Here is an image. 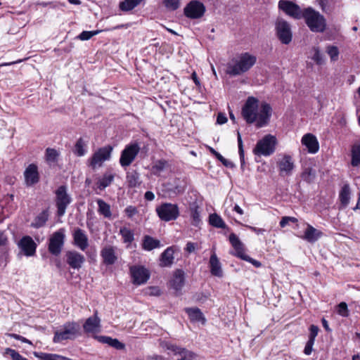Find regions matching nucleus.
Here are the masks:
<instances>
[{
	"instance_id": "a19ab883",
	"label": "nucleus",
	"mask_w": 360,
	"mask_h": 360,
	"mask_svg": "<svg viewBox=\"0 0 360 360\" xmlns=\"http://www.w3.org/2000/svg\"><path fill=\"white\" fill-rule=\"evenodd\" d=\"M86 152V143L80 138L75 146L74 153L77 156H83Z\"/></svg>"
},
{
	"instance_id": "473e14b6",
	"label": "nucleus",
	"mask_w": 360,
	"mask_h": 360,
	"mask_svg": "<svg viewBox=\"0 0 360 360\" xmlns=\"http://www.w3.org/2000/svg\"><path fill=\"white\" fill-rule=\"evenodd\" d=\"M143 0H124L121 1L119 8L121 11L127 12L130 11L139 6Z\"/></svg>"
},
{
	"instance_id": "393cba45",
	"label": "nucleus",
	"mask_w": 360,
	"mask_h": 360,
	"mask_svg": "<svg viewBox=\"0 0 360 360\" xmlns=\"http://www.w3.org/2000/svg\"><path fill=\"white\" fill-rule=\"evenodd\" d=\"M323 233L318 229H315L310 224H307V228L304 231V236L302 237V239L309 242L314 243L319 238L321 237Z\"/></svg>"
},
{
	"instance_id": "052dcab7",
	"label": "nucleus",
	"mask_w": 360,
	"mask_h": 360,
	"mask_svg": "<svg viewBox=\"0 0 360 360\" xmlns=\"http://www.w3.org/2000/svg\"><path fill=\"white\" fill-rule=\"evenodd\" d=\"M9 335L11 337H12L13 338L15 339V340H20L22 342H25V343H27L29 345H32V342L30 340H29L28 339H27V338L20 335H18V334H10Z\"/></svg>"
},
{
	"instance_id": "7ed1b4c3",
	"label": "nucleus",
	"mask_w": 360,
	"mask_h": 360,
	"mask_svg": "<svg viewBox=\"0 0 360 360\" xmlns=\"http://www.w3.org/2000/svg\"><path fill=\"white\" fill-rule=\"evenodd\" d=\"M302 18L304 19L306 25L312 32L323 33L327 28L326 18L311 7L304 9Z\"/></svg>"
},
{
	"instance_id": "20e7f679",
	"label": "nucleus",
	"mask_w": 360,
	"mask_h": 360,
	"mask_svg": "<svg viewBox=\"0 0 360 360\" xmlns=\"http://www.w3.org/2000/svg\"><path fill=\"white\" fill-rule=\"evenodd\" d=\"M277 139L275 136L267 134L258 141L253 149L256 155L269 156L276 150Z\"/></svg>"
},
{
	"instance_id": "9d476101",
	"label": "nucleus",
	"mask_w": 360,
	"mask_h": 360,
	"mask_svg": "<svg viewBox=\"0 0 360 360\" xmlns=\"http://www.w3.org/2000/svg\"><path fill=\"white\" fill-rule=\"evenodd\" d=\"M139 150L140 147L136 143L127 145L121 153L120 158V164L121 166L123 167L129 166L135 160Z\"/></svg>"
},
{
	"instance_id": "0eeeda50",
	"label": "nucleus",
	"mask_w": 360,
	"mask_h": 360,
	"mask_svg": "<svg viewBox=\"0 0 360 360\" xmlns=\"http://www.w3.org/2000/svg\"><path fill=\"white\" fill-rule=\"evenodd\" d=\"M229 241L234 248L236 253L235 255L245 261L249 262L252 264L255 267H260L261 262L254 259L245 253V248L243 243L240 240L238 237L233 233L229 236Z\"/></svg>"
},
{
	"instance_id": "f257e3e1",
	"label": "nucleus",
	"mask_w": 360,
	"mask_h": 360,
	"mask_svg": "<svg viewBox=\"0 0 360 360\" xmlns=\"http://www.w3.org/2000/svg\"><path fill=\"white\" fill-rule=\"evenodd\" d=\"M271 112L269 103L262 102L259 105L257 98L249 96L242 108L241 115L248 124L256 122L257 127L261 128L269 123Z\"/></svg>"
},
{
	"instance_id": "3c124183",
	"label": "nucleus",
	"mask_w": 360,
	"mask_h": 360,
	"mask_svg": "<svg viewBox=\"0 0 360 360\" xmlns=\"http://www.w3.org/2000/svg\"><path fill=\"white\" fill-rule=\"evenodd\" d=\"M46 159L50 162H55L58 156V153L53 148H47L46 150Z\"/></svg>"
},
{
	"instance_id": "864d4df0",
	"label": "nucleus",
	"mask_w": 360,
	"mask_h": 360,
	"mask_svg": "<svg viewBox=\"0 0 360 360\" xmlns=\"http://www.w3.org/2000/svg\"><path fill=\"white\" fill-rule=\"evenodd\" d=\"M6 353L9 354L13 360H28L27 358L21 356L18 352L13 349L7 348Z\"/></svg>"
},
{
	"instance_id": "9b49d317",
	"label": "nucleus",
	"mask_w": 360,
	"mask_h": 360,
	"mask_svg": "<svg viewBox=\"0 0 360 360\" xmlns=\"http://www.w3.org/2000/svg\"><path fill=\"white\" fill-rule=\"evenodd\" d=\"M64 229L54 232L49 238V251L53 255H58L61 252L64 245Z\"/></svg>"
},
{
	"instance_id": "dca6fc26",
	"label": "nucleus",
	"mask_w": 360,
	"mask_h": 360,
	"mask_svg": "<svg viewBox=\"0 0 360 360\" xmlns=\"http://www.w3.org/2000/svg\"><path fill=\"white\" fill-rule=\"evenodd\" d=\"M163 348L171 351L174 355L177 356V360H193L194 354L191 351L185 348H181L170 342H163Z\"/></svg>"
},
{
	"instance_id": "8fccbe9b",
	"label": "nucleus",
	"mask_w": 360,
	"mask_h": 360,
	"mask_svg": "<svg viewBox=\"0 0 360 360\" xmlns=\"http://www.w3.org/2000/svg\"><path fill=\"white\" fill-rule=\"evenodd\" d=\"M237 136H238L237 139H238V152H239L241 165H243L245 163L244 150H243V141H242L241 136H240L239 131H238V132H237Z\"/></svg>"
},
{
	"instance_id": "7c9ffc66",
	"label": "nucleus",
	"mask_w": 360,
	"mask_h": 360,
	"mask_svg": "<svg viewBox=\"0 0 360 360\" xmlns=\"http://www.w3.org/2000/svg\"><path fill=\"white\" fill-rule=\"evenodd\" d=\"M350 188L349 184H345L340 192L339 198L341 204L344 207H346L350 200Z\"/></svg>"
},
{
	"instance_id": "338daca9",
	"label": "nucleus",
	"mask_w": 360,
	"mask_h": 360,
	"mask_svg": "<svg viewBox=\"0 0 360 360\" xmlns=\"http://www.w3.org/2000/svg\"><path fill=\"white\" fill-rule=\"evenodd\" d=\"M319 5L320 6L323 11H326V6L328 4V0H317Z\"/></svg>"
},
{
	"instance_id": "aec40b11",
	"label": "nucleus",
	"mask_w": 360,
	"mask_h": 360,
	"mask_svg": "<svg viewBox=\"0 0 360 360\" xmlns=\"http://www.w3.org/2000/svg\"><path fill=\"white\" fill-rule=\"evenodd\" d=\"M302 143L309 153H316L319 149V143L316 137L312 134H306L302 138Z\"/></svg>"
},
{
	"instance_id": "f8f14e48",
	"label": "nucleus",
	"mask_w": 360,
	"mask_h": 360,
	"mask_svg": "<svg viewBox=\"0 0 360 360\" xmlns=\"http://www.w3.org/2000/svg\"><path fill=\"white\" fill-rule=\"evenodd\" d=\"M56 195L58 215L61 217L65 213L66 208L71 202V198L67 193L66 188L64 186H60L56 190Z\"/></svg>"
},
{
	"instance_id": "a211bd4d",
	"label": "nucleus",
	"mask_w": 360,
	"mask_h": 360,
	"mask_svg": "<svg viewBox=\"0 0 360 360\" xmlns=\"http://www.w3.org/2000/svg\"><path fill=\"white\" fill-rule=\"evenodd\" d=\"M278 167L281 175H290L295 167L292 157L289 155H284L278 162Z\"/></svg>"
},
{
	"instance_id": "e2e57ef3",
	"label": "nucleus",
	"mask_w": 360,
	"mask_h": 360,
	"mask_svg": "<svg viewBox=\"0 0 360 360\" xmlns=\"http://www.w3.org/2000/svg\"><path fill=\"white\" fill-rule=\"evenodd\" d=\"M77 39H79L82 41L88 40L90 39V31H83L77 37Z\"/></svg>"
},
{
	"instance_id": "de8ad7c7",
	"label": "nucleus",
	"mask_w": 360,
	"mask_h": 360,
	"mask_svg": "<svg viewBox=\"0 0 360 360\" xmlns=\"http://www.w3.org/2000/svg\"><path fill=\"white\" fill-rule=\"evenodd\" d=\"M338 314L342 317H347L349 316V309L347 303L342 302L337 306Z\"/></svg>"
},
{
	"instance_id": "37998d69",
	"label": "nucleus",
	"mask_w": 360,
	"mask_h": 360,
	"mask_svg": "<svg viewBox=\"0 0 360 360\" xmlns=\"http://www.w3.org/2000/svg\"><path fill=\"white\" fill-rule=\"evenodd\" d=\"M120 232L123 238L124 242L131 243L134 240V233L131 230L123 227L120 229Z\"/></svg>"
},
{
	"instance_id": "6e6d98bb",
	"label": "nucleus",
	"mask_w": 360,
	"mask_h": 360,
	"mask_svg": "<svg viewBox=\"0 0 360 360\" xmlns=\"http://www.w3.org/2000/svg\"><path fill=\"white\" fill-rule=\"evenodd\" d=\"M289 222L296 223L297 219L293 217H283L280 221L281 227H285Z\"/></svg>"
},
{
	"instance_id": "4be33fe9",
	"label": "nucleus",
	"mask_w": 360,
	"mask_h": 360,
	"mask_svg": "<svg viewBox=\"0 0 360 360\" xmlns=\"http://www.w3.org/2000/svg\"><path fill=\"white\" fill-rule=\"evenodd\" d=\"M19 247L27 256H32L36 250V244L30 236H24L19 242Z\"/></svg>"
},
{
	"instance_id": "2eb2a0df",
	"label": "nucleus",
	"mask_w": 360,
	"mask_h": 360,
	"mask_svg": "<svg viewBox=\"0 0 360 360\" xmlns=\"http://www.w3.org/2000/svg\"><path fill=\"white\" fill-rule=\"evenodd\" d=\"M130 274L132 282L135 285H141L147 282L150 278L149 271L142 266H132L130 267Z\"/></svg>"
},
{
	"instance_id": "cd10ccee",
	"label": "nucleus",
	"mask_w": 360,
	"mask_h": 360,
	"mask_svg": "<svg viewBox=\"0 0 360 360\" xmlns=\"http://www.w3.org/2000/svg\"><path fill=\"white\" fill-rule=\"evenodd\" d=\"M160 241L158 239L153 238L150 236L146 235L143 238L142 248L145 250L151 251L153 249L160 248Z\"/></svg>"
},
{
	"instance_id": "a878e982",
	"label": "nucleus",
	"mask_w": 360,
	"mask_h": 360,
	"mask_svg": "<svg viewBox=\"0 0 360 360\" xmlns=\"http://www.w3.org/2000/svg\"><path fill=\"white\" fill-rule=\"evenodd\" d=\"M174 253L173 247L167 248L160 255V265L162 267L171 266L174 262Z\"/></svg>"
},
{
	"instance_id": "a18cd8bd",
	"label": "nucleus",
	"mask_w": 360,
	"mask_h": 360,
	"mask_svg": "<svg viewBox=\"0 0 360 360\" xmlns=\"http://www.w3.org/2000/svg\"><path fill=\"white\" fill-rule=\"evenodd\" d=\"M163 4L167 9L173 11L180 7L181 2L180 0H164Z\"/></svg>"
},
{
	"instance_id": "09e8293b",
	"label": "nucleus",
	"mask_w": 360,
	"mask_h": 360,
	"mask_svg": "<svg viewBox=\"0 0 360 360\" xmlns=\"http://www.w3.org/2000/svg\"><path fill=\"white\" fill-rule=\"evenodd\" d=\"M328 54L329 55L331 60L335 61L338 60L339 51L337 46H328L326 50Z\"/></svg>"
},
{
	"instance_id": "2f4dec72",
	"label": "nucleus",
	"mask_w": 360,
	"mask_h": 360,
	"mask_svg": "<svg viewBox=\"0 0 360 360\" xmlns=\"http://www.w3.org/2000/svg\"><path fill=\"white\" fill-rule=\"evenodd\" d=\"M103 261L107 264H112L115 262L117 257L114 250L112 248H105L101 252Z\"/></svg>"
},
{
	"instance_id": "c9c22d12",
	"label": "nucleus",
	"mask_w": 360,
	"mask_h": 360,
	"mask_svg": "<svg viewBox=\"0 0 360 360\" xmlns=\"http://www.w3.org/2000/svg\"><path fill=\"white\" fill-rule=\"evenodd\" d=\"M97 203L98 205V212L103 215L105 218H110L112 215L110 205L101 199H98L97 200Z\"/></svg>"
},
{
	"instance_id": "603ef678",
	"label": "nucleus",
	"mask_w": 360,
	"mask_h": 360,
	"mask_svg": "<svg viewBox=\"0 0 360 360\" xmlns=\"http://www.w3.org/2000/svg\"><path fill=\"white\" fill-rule=\"evenodd\" d=\"M100 319L97 316V312L94 314V319H91V333L98 332L100 329Z\"/></svg>"
},
{
	"instance_id": "1a4fd4ad",
	"label": "nucleus",
	"mask_w": 360,
	"mask_h": 360,
	"mask_svg": "<svg viewBox=\"0 0 360 360\" xmlns=\"http://www.w3.org/2000/svg\"><path fill=\"white\" fill-rule=\"evenodd\" d=\"M206 11L205 5L198 0H192L184 8V14L189 19L201 18Z\"/></svg>"
},
{
	"instance_id": "412c9836",
	"label": "nucleus",
	"mask_w": 360,
	"mask_h": 360,
	"mask_svg": "<svg viewBox=\"0 0 360 360\" xmlns=\"http://www.w3.org/2000/svg\"><path fill=\"white\" fill-rule=\"evenodd\" d=\"M67 263L73 269H79L84 262L82 255L76 251H68L65 254Z\"/></svg>"
},
{
	"instance_id": "774afa93",
	"label": "nucleus",
	"mask_w": 360,
	"mask_h": 360,
	"mask_svg": "<svg viewBox=\"0 0 360 360\" xmlns=\"http://www.w3.org/2000/svg\"><path fill=\"white\" fill-rule=\"evenodd\" d=\"M250 229L257 234H262L265 232V230L263 229H259L253 226H250Z\"/></svg>"
},
{
	"instance_id": "bf43d9fd",
	"label": "nucleus",
	"mask_w": 360,
	"mask_h": 360,
	"mask_svg": "<svg viewBox=\"0 0 360 360\" xmlns=\"http://www.w3.org/2000/svg\"><path fill=\"white\" fill-rule=\"evenodd\" d=\"M8 243V237L5 231H0V246L5 247Z\"/></svg>"
},
{
	"instance_id": "39448f33",
	"label": "nucleus",
	"mask_w": 360,
	"mask_h": 360,
	"mask_svg": "<svg viewBox=\"0 0 360 360\" xmlns=\"http://www.w3.org/2000/svg\"><path fill=\"white\" fill-rule=\"evenodd\" d=\"M80 326L77 323H67L60 330L55 332L53 342H61L67 340L75 339L79 335Z\"/></svg>"
},
{
	"instance_id": "f03ea898",
	"label": "nucleus",
	"mask_w": 360,
	"mask_h": 360,
	"mask_svg": "<svg viewBox=\"0 0 360 360\" xmlns=\"http://www.w3.org/2000/svg\"><path fill=\"white\" fill-rule=\"evenodd\" d=\"M257 57L248 52L238 55L233 63L228 64L226 73L231 76H238L250 70L256 63Z\"/></svg>"
},
{
	"instance_id": "c85d7f7f",
	"label": "nucleus",
	"mask_w": 360,
	"mask_h": 360,
	"mask_svg": "<svg viewBox=\"0 0 360 360\" xmlns=\"http://www.w3.org/2000/svg\"><path fill=\"white\" fill-rule=\"evenodd\" d=\"M184 272L181 269L176 270L171 281L173 288L176 290H181L184 285Z\"/></svg>"
},
{
	"instance_id": "4d7b16f0",
	"label": "nucleus",
	"mask_w": 360,
	"mask_h": 360,
	"mask_svg": "<svg viewBox=\"0 0 360 360\" xmlns=\"http://www.w3.org/2000/svg\"><path fill=\"white\" fill-rule=\"evenodd\" d=\"M124 212L129 218H132L135 214L138 213V210L136 207L130 205L125 208Z\"/></svg>"
},
{
	"instance_id": "5701e85b",
	"label": "nucleus",
	"mask_w": 360,
	"mask_h": 360,
	"mask_svg": "<svg viewBox=\"0 0 360 360\" xmlns=\"http://www.w3.org/2000/svg\"><path fill=\"white\" fill-rule=\"evenodd\" d=\"M95 340H98V342L103 343V344H107L109 346L118 349V350H122L125 348V345L119 340L116 338H112L108 336H97L94 335L93 337Z\"/></svg>"
},
{
	"instance_id": "c756f323",
	"label": "nucleus",
	"mask_w": 360,
	"mask_h": 360,
	"mask_svg": "<svg viewBox=\"0 0 360 360\" xmlns=\"http://www.w3.org/2000/svg\"><path fill=\"white\" fill-rule=\"evenodd\" d=\"M87 236L80 229H77L74 233L75 244L81 250H84L87 247Z\"/></svg>"
},
{
	"instance_id": "13d9d810",
	"label": "nucleus",
	"mask_w": 360,
	"mask_h": 360,
	"mask_svg": "<svg viewBox=\"0 0 360 360\" xmlns=\"http://www.w3.org/2000/svg\"><path fill=\"white\" fill-rule=\"evenodd\" d=\"M314 342L315 341L309 340H308V341L307 342V344H306L304 349V353L306 355H310L311 354Z\"/></svg>"
},
{
	"instance_id": "680f3d73",
	"label": "nucleus",
	"mask_w": 360,
	"mask_h": 360,
	"mask_svg": "<svg viewBox=\"0 0 360 360\" xmlns=\"http://www.w3.org/2000/svg\"><path fill=\"white\" fill-rule=\"evenodd\" d=\"M227 122V117L224 113L219 112L217 115V123L219 124H225Z\"/></svg>"
},
{
	"instance_id": "0e129e2a",
	"label": "nucleus",
	"mask_w": 360,
	"mask_h": 360,
	"mask_svg": "<svg viewBox=\"0 0 360 360\" xmlns=\"http://www.w3.org/2000/svg\"><path fill=\"white\" fill-rule=\"evenodd\" d=\"M195 246H196L195 243H192V242H188L186 244V247L185 250L188 253H191L195 251Z\"/></svg>"
},
{
	"instance_id": "69168bd1",
	"label": "nucleus",
	"mask_w": 360,
	"mask_h": 360,
	"mask_svg": "<svg viewBox=\"0 0 360 360\" xmlns=\"http://www.w3.org/2000/svg\"><path fill=\"white\" fill-rule=\"evenodd\" d=\"M145 198L147 200H153L155 198V195L152 191H146L144 195Z\"/></svg>"
},
{
	"instance_id": "ddd939ff",
	"label": "nucleus",
	"mask_w": 360,
	"mask_h": 360,
	"mask_svg": "<svg viewBox=\"0 0 360 360\" xmlns=\"http://www.w3.org/2000/svg\"><path fill=\"white\" fill-rule=\"evenodd\" d=\"M278 7L287 15L295 19H301L304 15V10L302 11L297 4L290 1L281 0L278 3Z\"/></svg>"
},
{
	"instance_id": "72a5a7b5",
	"label": "nucleus",
	"mask_w": 360,
	"mask_h": 360,
	"mask_svg": "<svg viewBox=\"0 0 360 360\" xmlns=\"http://www.w3.org/2000/svg\"><path fill=\"white\" fill-rule=\"evenodd\" d=\"M49 218L48 212L44 210L37 215L31 224V226L34 228H40L43 226Z\"/></svg>"
},
{
	"instance_id": "e433bc0d",
	"label": "nucleus",
	"mask_w": 360,
	"mask_h": 360,
	"mask_svg": "<svg viewBox=\"0 0 360 360\" xmlns=\"http://www.w3.org/2000/svg\"><path fill=\"white\" fill-rule=\"evenodd\" d=\"M127 182L128 186L130 188H135L140 185L141 182L139 181V174L134 171L130 173H127Z\"/></svg>"
},
{
	"instance_id": "49530a36",
	"label": "nucleus",
	"mask_w": 360,
	"mask_h": 360,
	"mask_svg": "<svg viewBox=\"0 0 360 360\" xmlns=\"http://www.w3.org/2000/svg\"><path fill=\"white\" fill-rule=\"evenodd\" d=\"M314 56H312V60L316 62L318 65H322L324 63V59L322 53L320 52V50L318 47L313 48Z\"/></svg>"
},
{
	"instance_id": "f3484780",
	"label": "nucleus",
	"mask_w": 360,
	"mask_h": 360,
	"mask_svg": "<svg viewBox=\"0 0 360 360\" xmlns=\"http://www.w3.org/2000/svg\"><path fill=\"white\" fill-rule=\"evenodd\" d=\"M112 151V147L110 146L100 148L91 157V165H101L104 161L110 158Z\"/></svg>"
},
{
	"instance_id": "ea45409f",
	"label": "nucleus",
	"mask_w": 360,
	"mask_h": 360,
	"mask_svg": "<svg viewBox=\"0 0 360 360\" xmlns=\"http://www.w3.org/2000/svg\"><path fill=\"white\" fill-rule=\"evenodd\" d=\"M199 209V207L195 204H193L190 207L191 216L193 220L192 224L194 226H198L200 222Z\"/></svg>"
},
{
	"instance_id": "bb28decb",
	"label": "nucleus",
	"mask_w": 360,
	"mask_h": 360,
	"mask_svg": "<svg viewBox=\"0 0 360 360\" xmlns=\"http://www.w3.org/2000/svg\"><path fill=\"white\" fill-rule=\"evenodd\" d=\"M210 272L213 276H215L217 277H222L223 271L221 269V263L215 253H213L210 256Z\"/></svg>"
},
{
	"instance_id": "4468645a",
	"label": "nucleus",
	"mask_w": 360,
	"mask_h": 360,
	"mask_svg": "<svg viewBox=\"0 0 360 360\" xmlns=\"http://www.w3.org/2000/svg\"><path fill=\"white\" fill-rule=\"evenodd\" d=\"M115 173L112 169H107L102 174L95 178L94 188L103 191L114 181Z\"/></svg>"
},
{
	"instance_id": "423d86ee",
	"label": "nucleus",
	"mask_w": 360,
	"mask_h": 360,
	"mask_svg": "<svg viewBox=\"0 0 360 360\" xmlns=\"http://www.w3.org/2000/svg\"><path fill=\"white\" fill-rule=\"evenodd\" d=\"M156 212L160 219L165 221L175 220L179 216V210L176 204L162 203L156 207Z\"/></svg>"
},
{
	"instance_id": "b1692460",
	"label": "nucleus",
	"mask_w": 360,
	"mask_h": 360,
	"mask_svg": "<svg viewBox=\"0 0 360 360\" xmlns=\"http://www.w3.org/2000/svg\"><path fill=\"white\" fill-rule=\"evenodd\" d=\"M186 312L188 315L189 319L191 322L193 323H200L204 325L206 322V319L205 318L203 314L198 308H186L185 309Z\"/></svg>"
},
{
	"instance_id": "5fc2aeb1",
	"label": "nucleus",
	"mask_w": 360,
	"mask_h": 360,
	"mask_svg": "<svg viewBox=\"0 0 360 360\" xmlns=\"http://www.w3.org/2000/svg\"><path fill=\"white\" fill-rule=\"evenodd\" d=\"M319 328L317 326L311 325L309 327V340L315 341V338L318 335Z\"/></svg>"
},
{
	"instance_id": "58836bf2",
	"label": "nucleus",
	"mask_w": 360,
	"mask_h": 360,
	"mask_svg": "<svg viewBox=\"0 0 360 360\" xmlns=\"http://www.w3.org/2000/svg\"><path fill=\"white\" fill-rule=\"evenodd\" d=\"M167 162L165 160H157L151 168L153 174L159 175L167 167Z\"/></svg>"
},
{
	"instance_id": "c03bdc74",
	"label": "nucleus",
	"mask_w": 360,
	"mask_h": 360,
	"mask_svg": "<svg viewBox=\"0 0 360 360\" xmlns=\"http://www.w3.org/2000/svg\"><path fill=\"white\" fill-rule=\"evenodd\" d=\"M210 151L226 167L232 168L234 165L232 162L224 158L219 153L217 152L214 148H210Z\"/></svg>"
},
{
	"instance_id": "4c0bfd02",
	"label": "nucleus",
	"mask_w": 360,
	"mask_h": 360,
	"mask_svg": "<svg viewBox=\"0 0 360 360\" xmlns=\"http://www.w3.org/2000/svg\"><path fill=\"white\" fill-rule=\"evenodd\" d=\"M209 221L212 226L216 228H226V224L224 223V220L219 215L216 213L210 215Z\"/></svg>"
},
{
	"instance_id": "6e6552de",
	"label": "nucleus",
	"mask_w": 360,
	"mask_h": 360,
	"mask_svg": "<svg viewBox=\"0 0 360 360\" xmlns=\"http://www.w3.org/2000/svg\"><path fill=\"white\" fill-rule=\"evenodd\" d=\"M276 36L283 44H289L292 38L290 24L282 18H278L275 23Z\"/></svg>"
},
{
	"instance_id": "f704fd0d",
	"label": "nucleus",
	"mask_w": 360,
	"mask_h": 360,
	"mask_svg": "<svg viewBox=\"0 0 360 360\" xmlns=\"http://www.w3.org/2000/svg\"><path fill=\"white\" fill-rule=\"evenodd\" d=\"M352 161L351 164L353 167H359L360 165V144L354 143L352 147Z\"/></svg>"
},
{
	"instance_id": "79ce46f5",
	"label": "nucleus",
	"mask_w": 360,
	"mask_h": 360,
	"mask_svg": "<svg viewBox=\"0 0 360 360\" xmlns=\"http://www.w3.org/2000/svg\"><path fill=\"white\" fill-rule=\"evenodd\" d=\"M301 176L303 180L310 183L314 181L316 176V172L311 167H307L304 169Z\"/></svg>"
},
{
	"instance_id": "6ab92c4d",
	"label": "nucleus",
	"mask_w": 360,
	"mask_h": 360,
	"mask_svg": "<svg viewBox=\"0 0 360 360\" xmlns=\"http://www.w3.org/2000/svg\"><path fill=\"white\" fill-rule=\"evenodd\" d=\"M25 182L27 186H32L37 184L39 180L37 167L34 165H30L24 172Z\"/></svg>"
}]
</instances>
